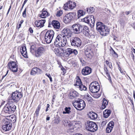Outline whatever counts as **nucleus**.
I'll return each instance as SVG.
<instances>
[{"label": "nucleus", "instance_id": "nucleus-10", "mask_svg": "<svg viewBox=\"0 0 135 135\" xmlns=\"http://www.w3.org/2000/svg\"><path fill=\"white\" fill-rule=\"evenodd\" d=\"M86 129L90 132H94L98 129V127L94 122L88 121L87 122Z\"/></svg>", "mask_w": 135, "mask_h": 135}, {"label": "nucleus", "instance_id": "nucleus-51", "mask_svg": "<svg viewBox=\"0 0 135 135\" xmlns=\"http://www.w3.org/2000/svg\"><path fill=\"white\" fill-rule=\"evenodd\" d=\"M89 32H85L84 31V35L86 36H88L89 35Z\"/></svg>", "mask_w": 135, "mask_h": 135}, {"label": "nucleus", "instance_id": "nucleus-63", "mask_svg": "<svg viewBox=\"0 0 135 135\" xmlns=\"http://www.w3.org/2000/svg\"><path fill=\"white\" fill-rule=\"evenodd\" d=\"M132 50L133 51V52L135 54V49L133 48Z\"/></svg>", "mask_w": 135, "mask_h": 135}, {"label": "nucleus", "instance_id": "nucleus-35", "mask_svg": "<svg viewBox=\"0 0 135 135\" xmlns=\"http://www.w3.org/2000/svg\"><path fill=\"white\" fill-rule=\"evenodd\" d=\"M71 127L70 128V129H73L75 127H76L79 125L77 122H74L71 123Z\"/></svg>", "mask_w": 135, "mask_h": 135}, {"label": "nucleus", "instance_id": "nucleus-13", "mask_svg": "<svg viewBox=\"0 0 135 135\" xmlns=\"http://www.w3.org/2000/svg\"><path fill=\"white\" fill-rule=\"evenodd\" d=\"M76 3L75 2L69 1L63 6L64 9L66 10H71L73 9L76 6Z\"/></svg>", "mask_w": 135, "mask_h": 135}, {"label": "nucleus", "instance_id": "nucleus-20", "mask_svg": "<svg viewBox=\"0 0 135 135\" xmlns=\"http://www.w3.org/2000/svg\"><path fill=\"white\" fill-rule=\"evenodd\" d=\"M54 52L57 56H64V51L61 48H55L54 50Z\"/></svg>", "mask_w": 135, "mask_h": 135}, {"label": "nucleus", "instance_id": "nucleus-58", "mask_svg": "<svg viewBox=\"0 0 135 135\" xmlns=\"http://www.w3.org/2000/svg\"><path fill=\"white\" fill-rule=\"evenodd\" d=\"M50 118L49 117L47 116L46 119L47 120H50Z\"/></svg>", "mask_w": 135, "mask_h": 135}, {"label": "nucleus", "instance_id": "nucleus-5", "mask_svg": "<svg viewBox=\"0 0 135 135\" xmlns=\"http://www.w3.org/2000/svg\"><path fill=\"white\" fill-rule=\"evenodd\" d=\"M55 33L52 30L47 31L45 35V41L47 44L50 43L54 37Z\"/></svg>", "mask_w": 135, "mask_h": 135}, {"label": "nucleus", "instance_id": "nucleus-14", "mask_svg": "<svg viewBox=\"0 0 135 135\" xmlns=\"http://www.w3.org/2000/svg\"><path fill=\"white\" fill-rule=\"evenodd\" d=\"M75 15L74 13H70L66 15L64 18V22L66 23L70 22L74 19Z\"/></svg>", "mask_w": 135, "mask_h": 135}, {"label": "nucleus", "instance_id": "nucleus-48", "mask_svg": "<svg viewBox=\"0 0 135 135\" xmlns=\"http://www.w3.org/2000/svg\"><path fill=\"white\" fill-rule=\"evenodd\" d=\"M88 53H85V55L88 58H90L91 57V54L87 52Z\"/></svg>", "mask_w": 135, "mask_h": 135}, {"label": "nucleus", "instance_id": "nucleus-15", "mask_svg": "<svg viewBox=\"0 0 135 135\" xmlns=\"http://www.w3.org/2000/svg\"><path fill=\"white\" fill-rule=\"evenodd\" d=\"M72 30L75 33L78 34L82 32L81 25L79 24H75L72 25Z\"/></svg>", "mask_w": 135, "mask_h": 135}, {"label": "nucleus", "instance_id": "nucleus-23", "mask_svg": "<svg viewBox=\"0 0 135 135\" xmlns=\"http://www.w3.org/2000/svg\"><path fill=\"white\" fill-rule=\"evenodd\" d=\"M78 96V93L76 91L73 90H71L70 91L69 96L70 98L71 99H74Z\"/></svg>", "mask_w": 135, "mask_h": 135}, {"label": "nucleus", "instance_id": "nucleus-9", "mask_svg": "<svg viewBox=\"0 0 135 135\" xmlns=\"http://www.w3.org/2000/svg\"><path fill=\"white\" fill-rule=\"evenodd\" d=\"M74 85L81 91L86 90L87 89L86 87L82 84L80 79L78 76L76 77Z\"/></svg>", "mask_w": 135, "mask_h": 135}, {"label": "nucleus", "instance_id": "nucleus-40", "mask_svg": "<svg viewBox=\"0 0 135 135\" xmlns=\"http://www.w3.org/2000/svg\"><path fill=\"white\" fill-rule=\"evenodd\" d=\"M63 14V12L62 10H60L57 12L56 15L57 17H60Z\"/></svg>", "mask_w": 135, "mask_h": 135}, {"label": "nucleus", "instance_id": "nucleus-62", "mask_svg": "<svg viewBox=\"0 0 135 135\" xmlns=\"http://www.w3.org/2000/svg\"><path fill=\"white\" fill-rule=\"evenodd\" d=\"M130 100H131V102L132 104V105H133L134 104H133V101H132V100H131V99H130Z\"/></svg>", "mask_w": 135, "mask_h": 135}, {"label": "nucleus", "instance_id": "nucleus-25", "mask_svg": "<svg viewBox=\"0 0 135 135\" xmlns=\"http://www.w3.org/2000/svg\"><path fill=\"white\" fill-rule=\"evenodd\" d=\"M20 50L22 55L25 57H28L26 47L25 46L21 47Z\"/></svg>", "mask_w": 135, "mask_h": 135}, {"label": "nucleus", "instance_id": "nucleus-54", "mask_svg": "<svg viewBox=\"0 0 135 135\" xmlns=\"http://www.w3.org/2000/svg\"><path fill=\"white\" fill-rule=\"evenodd\" d=\"M11 5H10L9 7V8L8 10V12H7V15H8V13H9V12L10 11V10L11 9Z\"/></svg>", "mask_w": 135, "mask_h": 135}, {"label": "nucleus", "instance_id": "nucleus-38", "mask_svg": "<svg viewBox=\"0 0 135 135\" xmlns=\"http://www.w3.org/2000/svg\"><path fill=\"white\" fill-rule=\"evenodd\" d=\"M85 14V12L82 10H79L78 12V17H80L81 16L84 15Z\"/></svg>", "mask_w": 135, "mask_h": 135}, {"label": "nucleus", "instance_id": "nucleus-33", "mask_svg": "<svg viewBox=\"0 0 135 135\" xmlns=\"http://www.w3.org/2000/svg\"><path fill=\"white\" fill-rule=\"evenodd\" d=\"M64 125L66 127H68L70 128L71 127V123L70 122H69L67 120H64L62 121Z\"/></svg>", "mask_w": 135, "mask_h": 135}, {"label": "nucleus", "instance_id": "nucleus-24", "mask_svg": "<svg viewBox=\"0 0 135 135\" xmlns=\"http://www.w3.org/2000/svg\"><path fill=\"white\" fill-rule=\"evenodd\" d=\"M114 125V123L113 122H110L108 124V127H107L106 130L108 133L112 131Z\"/></svg>", "mask_w": 135, "mask_h": 135}, {"label": "nucleus", "instance_id": "nucleus-47", "mask_svg": "<svg viewBox=\"0 0 135 135\" xmlns=\"http://www.w3.org/2000/svg\"><path fill=\"white\" fill-rule=\"evenodd\" d=\"M72 54H74L75 55H76L78 54L77 51L75 49H73Z\"/></svg>", "mask_w": 135, "mask_h": 135}, {"label": "nucleus", "instance_id": "nucleus-50", "mask_svg": "<svg viewBox=\"0 0 135 135\" xmlns=\"http://www.w3.org/2000/svg\"><path fill=\"white\" fill-rule=\"evenodd\" d=\"M28 0H25V1L24 2V3L23 4H22V7L21 8V11L22 10L25 4V3H26V2H27Z\"/></svg>", "mask_w": 135, "mask_h": 135}, {"label": "nucleus", "instance_id": "nucleus-16", "mask_svg": "<svg viewBox=\"0 0 135 135\" xmlns=\"http://www.w3.org/2000/svg\"><path fill=\"white\" fill-rule=\"evenodd\" d=\"M7 67L13 72H16L17 71V65L15 62L12 61L9 62L8 64Z\"/></svg>", "mask_w": 135, "mask_h": 135}, {"label": "nucleus", "instance_id": "nucleus-8", "mask_svg": "<svg viewBox=\"0 0 135 135\" xmlns=\"http://www.w3.org/2000/svg\"><path fill=\"white\" fill-rule=\"evenodd\" d=\"M89 90L93 93L98 92L100 90V87L97 81L91 83L89 85Z\"/></svg>", "mask_w": 135, "mask_h": 135}, {"label": "nucleus", "instance_id": "nucleus-56", "mask_svg": "<svg viewBox=\"0 0 135 135\" xmlns=\"http://www.w3.org/2000/svg\"><path fill=\"white\" fill-rule=\"evenodd\" d=\"M105 72L106 74L108 73V70L107 68H106L105 69Z\"/></svg>", "mask_w": 135, "mask_h": 135}, {"label": "nucleus", "instance_id": "nucleus-55", "mask_svg": "<svg viewBox=\"0 0 135 135\" xmlns=\"http://www.w3.org/2000/svg\"><path fill=\"white\" fill-rule=\"evenodd\" d=\"M45 75L49 78H50L51 76L49 74H47L46 73V74Z\"/></svg>", "mask_w": 135, "mask_h": 135}, {"label": "nucleus", "instance_id": "nucleus-21", "mask_svg": "<svg viewBox=\"0 0 135 135\" xmlns=\"http://www.w3.org/2000/svg\"><path fill=\"white\" fill-rule=\"evenodd\" d=\"M42 70L37 68H33L31 71V75H34L36 74H40L42 73Z\"/></svg>", "mask_w": 135, "mask_h": 135}, {"label": "nucleus", "instance_id": "nucleus-32", "mask_svg": "<svg viewBox=\"0 0 135 135\" xmlns=\"http://www.w3.org/2000/svg\"><path fill=\"white\" fill-rule=\"evenodd\" d=\"M66 52L65 53V54L66 55V57H68L69 55L72 54L73 49L71 48H68L66 50Z\"/></svg>", "mask_w": 135, "mask_h": 135}, {"label": "nucleus", "instance_id": "nucleus-53", "mask_svg": "<svg viewBox=\"0 0 135 135\" xmlns=\"http://www.w3.org/2000/svg\"><path fill=\"white\" fill-rule=\"evenodd\" d=\"M100 94H98L97 95H95L94 96V97L96 98H99L100 96Z\"/></svg>", "mask_w": 135, "mask_h": 135}, {"label": "nucleus", "instance_id": "nucleus-49", "mask_svg": "<svg viewBox=\"0 0 135 135\" xmlns=\"http://www.w3.org/2000/svg\"><path fill=\"white\" fill-rule=\"evenodd\" d=\"M59 122V120L57 118L55 119L54 120V123L56 124H58Z\"/></svg>", "mask_w": 135, "mask_h": 135}, {"label": "nucleus", "instance_id": "nucleus-45", "mask_svg": "<svg viewBox=\"0 0 135 135\" xmlns=\"http://www.w3.org/2000/svg\"><path fill=\"white\" fill-rule=\"evenodd\" d=\"M26 8L25 9L24 11L22 13V16L24 18H26Z\"/></svg>", "mask_w": 135, "mask_h": 135}, {"label": "nucleus", "instance_id": "nucleus-34", "mask_svg": "<svg viewBox=\"0 0 135 135\" xmlns=\"http://www.w3.org/2000/svg\"><path fill=\"white\" fill-rule=\"evenodd\" d=\"M71 108L70 107H66L64 108V111H63V114H69L71 113L70 111Z\"/></svg>", "mask_w": 135, "mask_h": 135}, {"label": "nucleus", "instance_id": "nucleus-2", "mask_svg": "<svg viewBox=\"0 0 135 135\" xmlns=\"http://www.w3.org/2000/svg\"><path fill=\"white\" fill-rule=\"evenodd\" d=\"M67 42L66 38L63 37L61 35H58L54 41L55 45L57 47H64L66 45Z\"/></svg>", "mask_w": 135, "mask_h": 135}, {"label": "nucleus", "instance_id": "nucleus-28", "mask_svg": "<svg viewBox=\"0 0 135 135\" xmlns=\"http://www.w3.org/2000/svg\"><path fill=\"white\" fill-rule=\"evenodd\" d=\"M88 115L89 117L92 120H95L97 118V114L92 112H90L88 114Z\"/></svg>", "mask_w": 135, "mask_h": 135}, {"label": "nucleus", "instance_id": "nucleus-42", "mask_svg": "<svg viewBox=\"0 0 135 135\" xmlns=\"http://www.w3.org/2000/svg\"><path fill=\"white\" fill-rule=\"evenodd\" d=\"M105 63L106 64L108 65L109 68H111L112 67V65L111 62H110L107 60L105 61Z\"/></svg>", "mask_w": 135, "mask_h": 135}, {"label": "nucleus", "instance_id": "nucleus-30", "mask_svg": "<svg viewBox=\"0 0 135 135\" xmlns=\"http://www.w3.org/2000/svg\"><path fill=\"white\" fill-rule=\"evenodd\" d=\"M111 111L110 110L106 109L103 112V116L104 117L107 118H108L110 115L111 113Z\"/></svg>", "mask_w": 135, "mask_h": 135}, {"label": "nucleus", "instance_id": "nucleus-26", "mask_svg": "<svg viewBox=\"0 0 135 135\" xmlns=\"http://www.w3.org/2000/svg\"><path fill=\"white\" fill-rule=\"evenodd\" d=\"M51 24L55 28L58 29L60 28V23L59 21L56 20L52 21Z\"/></svg>", "mask_w": 135, "mask_h": 135}, {"label": "nucleus", "instance_id": "nucleus-7", "mask_svg": "<svg viewBox=\"0 0 135 135\" xmlns=\"http://www.w3.org/2000/svg\"><path fill=\"white\" fill-rule=\"evenodd\" d=\"M16 107L13 104H6L4 107L3 110L6 113L12 114L15 111Z\"/></svg>", "mask_w": 135, "mask_h": 135}, {"label": "nucleus", "instance_id": "nucleus-46", "mask_svg": "<svg viewBox=\"0 0 135 135\" xmlns=\"http://www.w3.org/2000/svg\"><path fill=\"white\" fill-rule=\"evenodd\" d=\"M24 21L23 20H22L19 23H18L19 24L18 25V29H19L21 27L22 24L23 22Z\"/></svg>", "mask_w": 135, "mask_h": 135}, {"label": "nucleus", "instance_id": "nucleus-52", "mask_svg": "<svg viewBox=\"0 0 135 135\" xmlns=\"http://www.w3.org/2000/svg\"><path fill=\"white\" fill-rule=\"evenodd\" d=\"M29 31L30 33H32L33 32V31L32 28L31 27L29 28Z\"/></svg>", "mask_w": 135, "mask_h": 135}, {"label": "nucleus", "instance_id": "nucleus-57", "mask_svg": "<svg viewBox=\"0 0 135 135\" xmlns=\"http://www.w3.org/2000/svg\"><path fill=\"white\" fill-rule=\"evenodd\" d=\"M131 12H130V11H126V15H129Z\"/></svg>", "mask_w": 135, "mask_h": 135}, {"label": "nucleus", "instance_id": "nucleus-60", "mask_svg": "<svg viewBox=\"0 0 135 135\" xmlns=\"http://www.w3.org/2000/svg\"><path fill=\"white\" fill-rule=\"evenodd\" d=\"M50 107V105L48 104H47V108H49Z\"/></svg>", "mask_w": 135, "mask_h": 135}, {"label": "nucleus", "instance_id": "nucleus-36", "mask_svg": "<svg viewBox=\"0 0 135 135\" xmlns=\"http://www.w3.org/2000/svg\"><path fill=\"white\" fill-rule=\"evenodd\" d=\"M86 10L88 13H91L94 12V9L93 7L87 8H86Z\"/></svg>", "mask_w": 135, "mask_h": 135}, {"label": "nucleus", "instance_id": "nucleus-3", "mask_svg": "<svg viewBox=\"0 0 135 135\" xmlns=\"http://www.w3.org/2000/svg\"><path fill=\"white\" fill-rule=\"evenodd\" d=\"M23 96L22 93L16 90L13 92L11 96V101L13 103H17Z\"/></svg>", "mask_w": 135, "mask_h": 135}, {"label": "nucleus", "instance_id": "nucleus-39", "mask_svg": "<svg viewBox=\"0 0 135 135\" xmlns=\"http://www.w3.org/2000/svg\"><path fill=\"white\" fill-rule=\"evenodd\" d=\"M41 105L40 104H39L37 108V109H36L35 112L36 115L38 116L39 114V112L41 108Z\"/></svg>", "mask_w": 135, "mask_h": 135}, {"label": "nucleus", "instance_id": "nucleus-18", "mask_svg": "<svg viewBox=\"0 0 135 135\" xmlns=\"http://www.w3.org/2000/svg\"><path fill=\"white\" fill-rule=\"evenodd\" d=\"M45 49L44 48L40 47L38 48L35 51V55L37 57L41 56L44 53Z\"/></svg>", "mask_w": 135, "mask_h": 135}, {"label": "nucleus", "instance_id": "nucleus-43", "mask_svg": "<svg viewBox=\"0 0 135 135\" xmlns=\"http://www.w3.org/2000/svg\"><path fill=\"white\" fill-rule=\"evenodd\" d=\"M108 78V80H109V81L110 82V83L111 84H112V81L111 80V77L109 75V73L106 74Z\"/></svg>", "mask_w": 135, "mask_h": 135}, {"label": "nucleus", "instance_id": "nucleus-11", "mask_svg": "<svg viewBox=\"0 0 135 135\" xmlns=\"http://www.w3.org/2000/svg\"><path fill=\"white\" fill-rule=\"evenodd\" d=\"M95 19L93 15L90 16L82 19V21L85 22L88 24H90V26L93 27L94 26V23Z\"/></svg>", "mask_w": 135, "mask_h": 135}, {"label": "nucleus", "instance_id": "nucleus-22", "mask_svg": "<svg viewBox=\"0 0 135 135\" xmlns=\"http://www.w3.org/2000/svg\"><path fill=\"white\" fill-rule=\"evenodd\" d=\"M91 72V69L88 67L84 68L81 71L82 75H86L90 74Z\"/></svg>", "mask_w": 135, "mask_h": 135}, {"label": "nucleus", "instance_id": "nucleus-31", "mask_svg": "<svg viewBox=\"0 0 135 135\" xmlns=\"http://www.w3.org/2000/svg\"><path fill=\"white\" fill-rule=\"evenodd\" d=\"M103 101L102 105L100 108L101 109H105L108 104V102L105 98L103 99Z\"/></svg>", "mask_w": 135, "mask_h": 135}, {"label": "nucleus", "instance_id": "nucleus-4", "mask_svg": "<svg viewBox=\"0 0 135 135\" xmlns=\"http://www.w3.org/2000/svg\"><path fill=\"white\" fill-rule=\"evenodd\" d=\"M73 105L77 109L80 110L84 109L85 106V102L81 99H79L78 100L75 101L73 103Z\"/></svg>", "mask_w": 135, "mask_h": 135}, {"label": "nucleus", "instance_id": "nucleus-64", "mask_svg": "<svg viewBox=\"0 0 135 135\" xmlns=\"http://www.w3.org/2000/svg\"><path fill=\"white\" fill-rule=\"evenodd\" d=\"M75 135H82L81 134H79V133H76V134Z\"/></svg>", "mask_w": 135, "mask_h": 135}, {"label": "nucleus", "instance_id": "nucleus-59", "mask_svg": "<svg viewBox=\"0 0 135 135\" xmlns=\"http://www.w3.org/2000/svg\"><path fill=\"white\" fill-rule=\"evenodd\" d=\"M61 69L64 72V71H65V69L63 67H62V68H61Z\"/></svg>", "mask_w": 135, "mask_h": 135}, {"label": "nucleus", "instance_id": "nucleus-19", "mask_svg": "<svg viewBox=\"0 0 135 135\" xmlns=\"http://www.w3.org/2000/svg\"><path fill=\"white\" fill-rule=\"evenodd\" d=\"M46 22L45 19L39 20L35 21V24L36 27L41 28L44 26V24Z\"/></svg>", "mask_w": 135, "mask_h": 135}, {"label": "nucleus", "instance_id": "nucleus-1", "mask_svg": "<svg viewBox=\"0 0 135 135\" xmlns=\"http://www.w3.org/2000/svg\"><path fill=\"white\" fill-rule=\"evenodd\" d=\"M96 29L102 35L106 36L109 33V29L101 22H98L97 23Z\"/></svg>", "mask_w": 135, "mask_h": 135}, {"label": "nucleus", "instance_id": "nucleus-17", "mask_svg": "<svg viewBox=\"0 0 135 135\" xmlns=\"http://www.w3.org/2000/svg\"><path fill=\"white\" fill-rule=\"evenodd\" d=\"M59 35H61V36H62L63 37L69 38L71 36V34L69 30L64 28L62 31V34H59Z\"/></svg>", "mask_w": 135, "mask_h": 135}, {"label": "nucleus", "instance_id": "nucleus-6", "mask_svg": "<svg viewBox=\"0 0 135 135\" xmlns=\"http://www.w3.org/2000/svg\"><path fill=\"white\" fill-rule=\"evenodd\" d=\"M3 125L2 126L3 132L9 131L12 128V124L5 117L2 120Z\"/></svg>", "mask_w": 135, "mask_h": 135}, {"label": "nucleus", "instance_id": "nucleus-29", "mask_svg": "<svg viewBox=\"0 0 135 135\" xmlns=\"http://www.w3.org/2000/svg\"><path fill=\"white\" fill-rule=\"evenodd\" d=\"M118 22L121 27L123 29L126 24L125 20L123 19L120 18Z\"/></svg>", "mask_w": 135, "mask_h": 135}, {"label": "nucleus", "instance_id": "nucleus-27", "mask_svg": "<svg viewBox=\"0 0 135 135\" xmlns=\"http://www.w3.org/2000/svg\"><path fill=\"white\" fill-rule=\"evenodd\" d=\"M47 11L43 9L42 10V12L41 14L39 15V17L42 18H45L49 16Z\"/></svg>", "mask_w": 135, "mask_h": 135}, {"label": "nucleus", "instance_id": "nucleus-37", "mask_svg": "<svg viewBox=\"0 0 135 135\" xmlns=\"http://www.w3.org/2000/svg\"><path fill=\"white\" fill-rule=\"evenodd\" d=\"M81 27H82V32L83 30L84 33L85 31V32H89V28L87 26L81 25Z\"/></svg>", "mask_w": 135, "mask_h": 135}, {"label": "nucleus", "instance_id": "nucleus-61", "mask_svg": "<svg viewBox=\"0 0 135 135\" xmlns=\"http://www.w3.org/2000/svg\"><path fill=\"white\" fill-rule=\"evenodd\" d=\"M50 79V81L52 82V78L51 76L50 78H49Z\"/></svg>", "mask_w": 135, "mask_h": 135}, {"label": "nucleus", "instance_id": "nucleus-12", "mask_svg": "<svg viewBox=\"0 0 135 135\" xmlns=\"http://www.w3.org/2000/svg\"><path fill=\"white\" fill-rule=\"evenodd\" d=\"M71 45L72 46L77 47H80L81 45L82 42L81 39L76 37H74L70 40Z\"/></svg>", "mask_w": 135, "mask_h": 135}, {"label": "nucleus", "instance_id": "nucleus-44", "mask_svg": "<svg viewBox=\"0 0 135 135\" xmlns=\"http://www.w3.org/2000/svg\"><path fill=\"white\" fill-rule=\"evenodd\" d=\"M111 52L112 53V54H113L114 56L115 57H118L117 54L113 50V49H112V50Z\"/></svg>", "mask_w": 135, "mask_h": 135}, {"label": "nucleus", "instance_id": "nucleus-41", "mask_svg": "<svg viewBox=\"0 0 135 135\" xmlns=\"http://www.w3.org/2000/svg\"><path fill=\"white\" fill-rule=\"evenodd\" d=\"M35 47L34 46H32L30 48V51L31 53H33L36 50L35 49Z\"/></svg>", "mask_w": 135, "mask_h": 135}]
</instances>
